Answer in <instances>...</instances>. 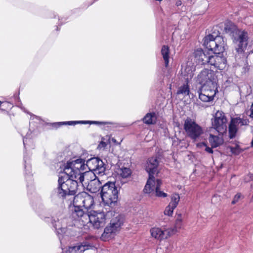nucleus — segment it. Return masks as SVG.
<instances>
[{
    "label": "nucleus",
    "mask_w": 253,
    "mask_h": 253,
    "mask_svg": "<svg viewBox=\"0 0 253 253\" xmlns=\"http://www.w3.org/2000/svg\"><path fill=\"white\" fill-rule=\"evenodd\" d=\"M227 119L222 111H218L215 114L214 121L212 122V127L210 131L215 130L216 133H223L227 129Z\"/></svg>",
    "instance_id": "nucleus-11"
},
{
    "label": "nucleus",
    "mask_w": 253,
    "mask_h": 253,
    "mask_svg": "<svg viewBox=\"0 0 253 253\" xmlns=\"http://www.w3.org/2000/svg\"><path fill=\"white\" fill-rule=\"evenodd\" d=\"M88 215L84 211L82 207H74L72 215L75 219L81 220L84 224L87 223Z\"/></svg>",
    "instance_id": "nucleus-18"
},
{
    "label": "nucleus",
    "mask_w": 253,
    "mask_h": 253,
    "mask_svg": "<svg viewBox=\"0 0 253 253\" xmlns=\"http://www.w3.org/2000/svg\"><path fill=\"white\" fill-rule=\"evenodd\" d=\"M210 133L208 138V140L212 148H216L223 144L224 142V140L222 137L223 133H218V134L216 135L212 133V131H210Z\"/></svg>",
    "instance_id": "nucleus-19"
},
{
    "label": "nucleus",
    "mask_w": 253,
    "mask_h": 253,
    "mask_svg": "<svg viewBox=\"0 0 253 253\" xmlns=\"http://www.w3.org/2000/svg\"><path fill=\"white\" fill-rule=\"evenodd\" d=\"M250 112H253V103L251 106Z\"/></svg>",
    "instance_id": "nucleus-39"
},
{
    "label": "nucleus",
    "mask_w": 253,
    "mask_h": 253,
    "mask_svg": "<svg viewBox=\"0 0 253 253\" xmlns=\"http://www.w3.org/2000/svg\"><path fill=\"white\" fill-rule=\"evenodd\" d=\"M103 241H107L106 240L107 238H103Z\"/></svg>",
    "instance_id": "nucleus-41"
},
{
    "label": "nucleus",
    "mask_w": 253,
    "mask_h": 253,
    "mask_svg": "<svg viewBox=\"0 0 253 253\" xmlns=\"http://www.w3.org/2000/svg\"><path fill=\"white\" fill-rule=\"evenodd\" d=\"M83 195H84V199L83 207L85 209L91 208L94 202L93 197L85 192H83Z\"/></svg>",
    "instance_id": "nucleus-23"
},
{
    "label": "nucleus",
    "mask_w": 253,
    "mask_h": 253,
    "mask_svg": "<svg viewBox=\"0 0 253 253\" xmlns=\"http://www.w3.org/2000/svg\"><path fill=\"white\" fill-rule=\"evenodd\" d=\"M208 64L217 69L221 70L226 67V60L221 53H214V55L210 56Z\"/></svg>",
    "instance_id": "nucleus-14"
},
{
    "label": "nucleus",
    "mask_w": 253,
    "mask_h": 253,
    "mask_svg": "<svg viewBox=\"0 0 253 253\" xmlns=\"http://www.w3.org/2000/svg\"><path fill=\"white\" fill-rule=\"evenodd\" d=\"M174 229H170L164 231L159 228H153L150 230L152 237H162L166 235L171 236L174 235Z\"/></svg>",
    "instance_id": "nucleus-21"
},
{
    "label": "nucleus",
    "mask_w": 253,
    "mask_h": 253,
    "mask_svg": "<svg viewBox=\"0 0 253 253\" xmlns=\"http://www.w3.org/2000/svg\"><path fill=\"white\" fill-rule=\"evenodd\" d=\"M249 120L246 118H236L231 119L229 126V133L230 138H233L236 135L238 128L243 126H248Z\"/></svg>",
    "instance_id": "nucleus-13"
},
{
    "label": "nucleus",
    "mask_w": 253,
    "mask_h": 253,
    "mask_svg": "<svg viewBox=\"0 0 253 253\" xmlns=\"http://www.w3.org/2000/svg\"><path fill=\"white\" fill-rule=\"evenodd\" d=\"M189 88L187 84H184L179 87L177 91V95H181L183 97H185L189 94Z\"/></svg>",
    "instance_id": "nucleus-26"
},
{
    "label": "nucleus",
    "mask_w": 253,
    "mask_h": 253,
    "mask_svg": "<svg viewBox=\"0 0 253 253\" xmlns=\"http://www.w3.org/2000/svg\"><path fill=\"white\" fill-rule=\"evenodd\" d=\"M197 82L202 85L198 91L199 98L203 102L213 100L217 90V77L211 70L204 69L197 76Z\"/></svg>",
    "instance_id": "nucleus-2"
},
{
    "label": "nucleus",
    "mask_w": 253,
    "mask_h": 253,
    "mask_svg": "<svg viewBox=\"0 0 253 253\" xmlns=\"http://www.w3.org/2000/svg\"><path fill=\"white\" fill-rule=\"evenodd\" d=\"M180 197L178 194H174L171 195V201L169 205L173 208H175L179 201Z\"/></svg>",
    "instance_id": "nucleus-28"
},
{
    "label": "nucleus",
    "mask_w": 253,
    "mask_h": 253,
    "mask_svg": "<svg viewBox=\"0 0 253 253\" xmlns=\"http://www.w3.org/2000/svg\"><path fill=\"white\" fill-rule=\"evenodd\" d=\"M250 117L253 118V112H251L250 114H249Z\"/></svg>",
    "instance_id": "nucleus-38"
},
{
    "label": "nucleus",
    "mask_w": 253,
    "mask_h": 253,
    "mask_svg": "<svg viewBox=\"0 0 253 253\" xmlns=\"http://www.w3.org/2000/svg\"><path fill=\"white\" fill-rule=\"evenodd\" d=\"M113 210H108V208H104L100 212L93 211L88 215L87 223L90 222L95 228H99L103 226L105 220L106 218L112 217Z\"/></svg>",
    "instance_id": "nucleus-8"
},
{
    "label": "nucleus",
    "mask_w": 253,
    "mask_h": 253,
    "mask_svg": "<svg viewBox=\"0 0 253 253\" xmlns=\"http://www.w3.org/2000/svg\"><path fill=\"white\" fill-rule=\"evenodd\" d=\"M118 174H120L122 178H126L130 176L131 170L129 168L123 167L119 170Z\"/></svg>",
    "instance_id": "nucleus-27"
},
{
    "label": "nucleus",
    "mask_w": 253,
    "mask_h": 253,
    "mask_svg": "<svg viewBox=\"0 0 253 253\" xmlns=\"http://www.w3.org/2000/svg\"><path fill=\"white\" fill-rule=\"evenodd\" d=\"M84 172H92L94 175L103 176L105 174L106 168L103 161L98 158H92L84 164Z\"/></svg>",
    "instance_id": "nucleus-10"
},
{
    "label": "nucleus",
    "mask_w": 253,
    "mask_h": 253,
    "mask_svg": "<svg viewBox=\"0 0 253 253\" xmlns=\"http://www.w3.org/2000/svg\"><path fill=\"white\" fill-rule=\"evenodd\" d=\"M52 224L55 228L58 235H63L66 234L67 232L66 228V222L64 220H53Z\"/></svg>",
    "instance_id": "nucleus-20"
},
{
    "label": "nucleus",
    "mask_w": 253,
    "mask_h": 253,
    "mask_svg": "<svg viewBox=\"0 0 253 253\" xmlns=\"http://www.w3.org/2000/svg\"><path fill=\"white\" fill-rule=\"evenodd\" d=\"M112 141L114 142H116V140L114 138H112Z\"/></svg>",
    "instance_id": "nucleus-40"
},
{
    "label": "nucleus",
    "mask_w": 253,
    "mask_h": 253,
    "mask_svg": "<svg viewBox=\"0 0 253 253\" xmlns=\"http://www.w3.org/2000/svg\"><path fill=\"white\" fill-rule=\"evenodd\" d=\"M207 145V144L206 143L203 142L198 143L197 144V146L199 148H202V147H205Z\"/></svg>",
    "instance_id": "nucleus-34"
},
{
    "label": "nucleus",
    "mask_w": 253,
    "mask_h": 253,
    "mask_svg": "<svg viewBox=\"0 0 253 253\" xmlns=\"http://www.w3.org/2000/svg\"><path fill=\"white\" fill-rule=\"evenodd\" d=\"M252 17H248L246 18V19H249V18H252Z\"/></svg>",
    "instance_id": "nucleus-42"
},
{
    "label": "nucleus",
    "mask_w": 253,
    "mask_h": 253,
    "mask_svg": "<svg viewBox=\"0 0 253 253\" xmlns=\"http://www.w3.org/2000/svg\"><path fill=\"white\" fill-rule=\"evenodd\" d=\"M224 31L232 38L233 42L237 44L236 49L238 53L244 52L248 44V34L245 30L239 29L233 23L225 24Z\"/></svg>",
    "instance_id": "nucleus-3"
},
{
    "label": "nucleus",
    "mask_w": 253,
    "mask_h": 253,
    "mask_svg": "<svg viewBox=\"0 0 253 253\" xmlns=\"http://www.w3.org/2000/svg\"><path fill=\"white\" fill-rule=\"evenodd\" d=\"M204 45L209 50L215 54L223 52L226 45L222 36H215L209 35L205 37L203 42Z\"/></svg>",
    "instance_id": "nucleus-6"
},
{
    "label": "nucleus",
    "mask_w": 253,
    "mask_h": 253,
    "mask_svg": "<svg viewBox=\"0 0 253 253\" xmlns=\"http://www.w3.org/2000/svg\"><path fill=\"white\" fill-rule=\"evenodd\" d=\"M77 124H94L98 125H105L108 124H112L111 122H99V121H68V122H61L54 123L52 124V126L55 128H58L62 125H76Z\"/></svg>",
    "instance_id": "nucleus-15"
},
{
    "label": "nucleus",
    "mask_w": 253,
    "mask_h": 253,
    "mask_svg": "<svg viewBox=\"0 0 253 253\" xmlns=\"http://www.w3.org/2000/svg\"><path fill=\"white\" fill-rule=\"evenodd\" d=\"M94 246L87 242H84L82 243H78L74 246L69 247L67 253H83L85 251L89 249H92Z\"/></svg>",
    "instance_id": "nucleus-17"
},
{
    "label": "nucleus",
    "mask_w": 253,
    "mask_h": 253,
    "mask_svg": "<svg viewBox=\"0 0 253 253\" xmlns=\"http://www.w3.org/2000/svg\"><path fill=\"white\" fill-rule=\"evenodd\" d=\"M161 54L164 60L165 66L167 67L169 64V49L167 45H163L161 49Z\"/></svg>",
    "instance_id": "nucleus-24"
},
{
    "label": "nucleus",
    "mask_w": 253,
    "mask_h": 253,
    "mask_svg": "<svg viewBox=\"0 0 253 253\" xmlns=\"http://www.w3.org/2000/svg\"><path fill=\"white\" fill-rule=\"evenodd\" d=\"M181 221H182V219H181V215L179 214L178 215V217L176 220V225H178V224L179 223H180L181 222Z\"/></svg>",
    "instance_id": "nucleus-35"
},
{
    "label": "nucleus",
    "mask_w": 253,
    "mask_h": 253,
    "mask_svg": "<svg viewBox=\"0 0 253 253\" xmlns=\"http://www.w3.org/2000/svg\"><path fill=\"white\" fill-rule=\"evenodd\" d=\"M102 204L108 210H112V207L118 198V190L115 183L107 182L102 187L100 192Z\"/></svg>",
    "instance_id": "nucleus-4"
},
{
    "label": "nucleus",
    "mask_w": 253,
    "mask_h": 253,
    "mask_svg": "<svg viewBox=\"0 0 253 253\" xmlns=\"http://www.w3.org/2000/svg\"><path fill=\"white\" fill-rule=\"evenodd\" d=\"M84 161L81 159L68 162L64 166L66 177H59V186L52 195L53 200L63 202L67 195H74L80 187H86L92 193L98 191L102 186L96 175L92 172H84Z\"/></svg>",
    "instance_id": "nucleus-1"
},
{
    "label": "nucleus",
    "mask_w": 253,
    "mask_h": 253,
    "mask_svg": "<svg viewBox=\"0 0 253 253\" xmlns=\"http://www.w3.org/2000/svg\"><path fill=\"white\" fill-rule=\"evenodd\" d=\"M162 182L159 179H148L144 189V192L146 193H155V195L159 197L165 198L167 196V194L160 190V187Z\"/></svg>",
    "instance_id": "nucleus-12"
},
{
    "label": "nucleus",
    "mask_w": 253,
    "mask_h": 253,
    "mask_svg": "<svg viewBox=\"0 0 253 253\" xmlns=\"http://www.w3.org/2000/svg\"><path fill=\"white\" fill-rule=\"evenodd\" d=\"M183 127L186 136L193 141H196L204 133L202 127L190 118L184 120Z\"/></svg>",
    "instance_id": "nucleus-9"
},
{
    "label": "nucleus",
    "mask_w": 253,
    "mask_h": 253,
    "mask_svg": "<svg viewBox=\"0 0 253 253\" xmlns=\"http://www.w3.org/2000/svg\"><path fill=\"white\" fill-rule=\"evenodd\" d=\"M143 123L147 125H154L157 122V115L155 112L148 113L142 119Z\"/></svg>",
    "instance_id": "nucleus-22"
},
{
    "label": "nucleus",
    "mask_w": 253,
    "mask_h": 253,
    "mask_svg": "<svg viewBox=\"0 0 253 253\" xmlns=\"http://www.w3.org/2000/svg\"><path fill=\"white\" fill-rule=\"evenodd\" d=\"M210 56L206 54L201 48L195 49L192 56L191 61H188L185 71L187 73V78H192L195 70V64L205 65L208 64Z\"/></svg>",
    "instance_id": "nucleus-5"
},
{
    "label": "nucleus",
    "mask_w": 253,
    "mask_h": 253,
    "mask_svg": "<svg viewBox=\"0 0 253 253\" xmlns=\"http://www.w3.org/2000/svg\"><path fill=\"white\" fill-rule=\"evenodd\" d=\"M243 198L244 196L241 193H238L235 195L231 203L232 204H235L236 203L239 202Z\"/></svg>",
    "instance_id": "nucleus-29"
},
{
    "label": "nucleus",
    "mask_w": 253,
    "mask_h": 253,
    "mask_svg": "<svg viewBox=\"0 0 253 253\" xmlns=\"http://www.w3.org/2000/svg\"><path fill=\"white\" fill-rule=\"evenodd\" d=\"M216 199H218V197L217 196H213L211 199L212 202H214L216 200Z\"/></svg>",
    "instance_id": "nucleus-37"
},
{
    "label": "nucleus",
    "mask_w": 253,
    "mask_h": 253,
    "mask_svg": "<svg viewBox=\"0 0 253 253\" xmlns=\"http://www.w3.org/2000/svg\"><path fill=\"white\" fill-rule=\"evenodd\" d=\"M174 209V208H173L172 207H171V206H170L169 205H168L165 211H164V213L165 215H169V216H171L172 213H173V210Z\"/></svg>",
    "instance_id": "nucleus-30"
},
{
    "label": "nucleus",
    "mask_w": 253,
    "mask_h": 253,
    "mask_svg": "<svg viewBox=\"0 0 253 253\" xmlns=\"http://www.w3.org/2000/svg\"><path fill=\"white\" fill-rule=\"evenodd\" d=\"M60 243H61V244H62V240H60Z\"/></svg>",
    "instance_id": "nucleus-44"
},
{
    "label": "nucleus",
    "mask_w": 253,
    "mask_h": 253,
    "mask_svg": "<svg viewBox=\"0 0 253 253\" xmlns=\"http://www.w3.org/2000/svg\"><path fill=\"white\" fill-rule=\"evenodd\" d=\"M84 195L83 192L77 194L74 197L73 204L74 207H82L84 204Z\"/></svg>",
    "instance_id": "nucleus-25"
},
{
    "label": "nucleus",
    "mask_w": 253,
    "mask_h": 253,
    "mask_svg": "<svg viewBox=\"0 0 253 253\" xmlns=\"http://www.w3.org/2000/svg\"><path fill=\"white\" fill-rule=\"evenodd\" d=\"M27 140H28L27 138L24 137L23 138V144H24V147H25L26 144L27 143Z\"/></svg>",
    "instance_id": "nucleus-36"
},
{
    "label": "nucleus",
    "mask_w": 253,
    "mask_h": 253,
    "mask_svg": "<svg viewBox=\"0 0 253 253\" xmlns=\"http://www.w3.org/2000/svg\"><path fill=\"white\" fill-rule=\"evenodd\" d=\"M159 165V161L156 157H153L149 158L147 162L146 169L149 173L148 179H155L154 174L157 171V167Z\"/></svg>",
    "instance_id": "nucleus-16"
},
{
    "label": "nucleus",
    "mask_w": 253,
    "mask_h": 253,
    "mask_svg": "<svg viewBox=\"0 0 253 253\" xmlns=\"http://www.w3.org/2000/svg\"><path fill=\"white\" fill-rule=\"evenodd\" d=\"M34 117H35L36 118H37V119H38V117L37 116H34Z\"/></svg>",
    "instance_id": "nucleus-43"
},
{
    "label": "nucleus",
    "mask_w": 253,
    "mask_h": 253,
    "mask_svg": "<svg viewBox=\"0 0 253 253\" xmlns=\"http://www.w3.org/2000/svg\"><path fill=\"white\" fill-rule=\"evenodd\" d=\"M24 161L25 162V169H26L27 168L28 170L30 171L31 169V168H30V166H28L29 165V164L28 163V160L27 159V158L25 156H24Z\"/></svg>",
    "instance_id": "nucleus-31"
},
{
    "label": "nucleus",
    "mask_w": 253,
    "mask_h": 253,
    "mask_svg": "<svg viewBox=\"0 0 253 253\" xmlns=\"http://www.w3.org/2000/svg\"><path fill=\"white\" fill-rule=\"evenodd\" d=\"M107 145V143L102 140L99 144L98 145V148L99 149L104 148H105Z\"/></svg>",
    "instance_id": "nucleus-32"
},
{
    "label": "nucleus",
    "mask_w": 253,
    "mask_h": 253,
    "mask_svg": "<svg viewBox=\"0 0 253 253\" xmlns=\"http://www.w3.org/2000/svg\"><path fill=\"white\" fill-rule=\"evenodd\" d=\"M212 148L211 147H210L209 146H207V145H206V146L205 147V150L210 153V154H212L213 153V150H212Z\"/></svg>",
    "instance_id": "nucleus-33"
},
{
    "label": "nucleus",
    "mask_w": 253,
    "mask_h": 253,
    "mask_svg": "<svg viewBox=\"0 0 253 253\" xmlns=\"http://www.w3.org/2000/svg\"><path fill=\"white\" fill-rule=\"evenodd\" d=\"M124 221V216L114 211L112 213V218L110 224L104 229L102 237H108L116 235L120 231Z\"/></svg>",
    "instance_id": "nucleus-7"
}]
</instances>
